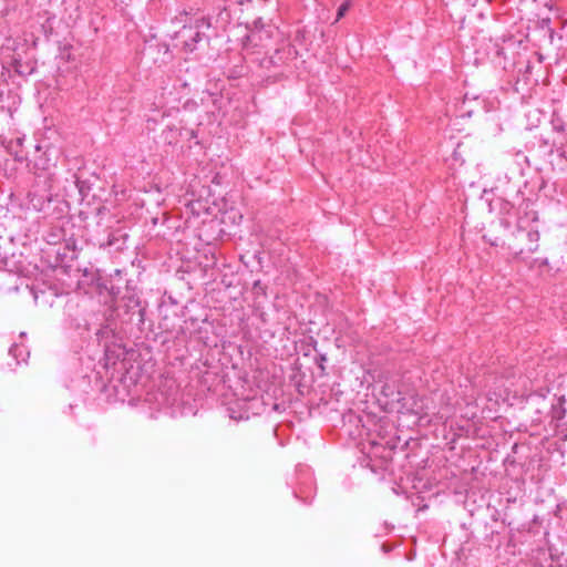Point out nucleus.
Masks as SVG:
<instances>
[{
  "mask_svg": "<svg viewBox=\"0 0 567 567\" xmlns=\"http://www.w3.org/2000/svg\"><path fill=\"white\" fill-rule=\"evenodd\" d=\"M349 7H350L349 1L342 3L339 7L338 12H337V21L340 20L346 14V12L349 10Z\"/></svg>",
  "mask_w": 567,
  "mask_h": 567,
  "instance_id": "f03ea898",
  "label": "nucleus"
},
{
  "mask_svg": "<svg viewBox=\"0 0 567 567\" xmlns=\"http://www.w3.org/2000/svg\"><path fill=\"white\" fill-rule=\"evenodd\" d=\"M193 214L200 216L202 214L213 215L214 210L207 206V200L197 199L190 203L189 205Z\"/></svg>",
  "mask_w": 567,
  "mask_h": 567,
  "instance_id": "f257e3e1",
  "label": "nucleus"
}]
</instances>
